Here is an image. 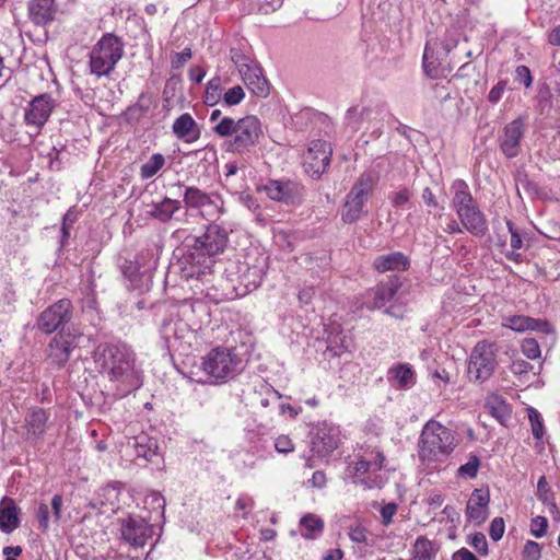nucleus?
<instances>
[{
    "label": "nucleus",
    "mask_w": 560,
    "mask_h": 560,
    "mask_svg": "<svg viewBox=\"0 0 560 560\" xmlns=\"http://www.w3.org/2000/svg\"><path fill=\"white\" fill-rule=\"evenodd\" d=\"M505 525L502 517H495L492 520L489 528V535L494 540L498 541L502 538L504 534Z\"/></svg>",
    "instance_id": "obj_51"
},
{
    "label": "nucleus",
    "mask_w": 560,
    "mask_h": 560,
    "mask_svg": "<svg viewBox=\"0 0 560 560\" xmlns=\"http://www.w3.org/2000/svg\"><path fill=\"white\" fill-rule=\"evenodd\" d=\"M469 545L480 555L488 553L487 538L482 533H476L471 535L469 539Z\"/></svg>",
    "instance_id": "obj_49"
},
{
    "label": "nucleus",
    "mask_w": 560,
    "mask_h": 560,
    "mask_svg": "<svg viewBox=\"0 0 560 560\" xmlns=\"http://www.w3.org/2000/svg\"><path fill=\"white\" fill-rule=\"evenodd\" d=\"M19 509L13 499L4 497L0 502V529L11 533L19 527Z\"/></svg>",
    "instance_id": "obj_29"
},
{
    "label": "nucleus",
    "mask_w": 560,
    "mask_h": 560,
    "mask_svg": "<svg viewBox=\"0 0 560 560\" xmlns=\"http://www.w3.org/2000/svg\"><path fill=\"white\" fill-rule=\"evenodd\" d=\"M80 332L68 330L59 331L48 343L46 354L50 364L60 369L69 361L71 352L78 347Z\"/></svg>",
    "instance_id": "obj_13"
},
{
    "label": "nucleus",
    "mask_w": 560,
    "mask_h": 560,
    "mask_svg": "<svg viewBox=\"0 0 560 560\" xmlns=\"http://www.w3.org/2000/svg\"><path fill=\"white\" fill-rule=\"evenodd\" d=\"M525 552L527 556L538 558L540 556V546L535 541H527L525 545Z\"/></svg>",
    "instance_id": "obj_64"
},
{
    "label": "nucleus",
    "mask_w": 560,
    "mask_h": 560,
    "mask_svg": "<svg viewBox=\"0 0 560 560\" xmlns=\"http://www.w3.org/2000/svg\"><path fill=\"white\" fill-rule=\"evenodd\" d=\"M145 503H150L153 505V509L155 510H159L161 512H163L164 508H165V500L164 498L158 493V492H152L151 494H149L147 497V500H145Z\"/></svg>",
    "instance_id": "obj_59"
},
{
    "label": "nucleus",
    "mask_w": 560,
    "mask_h": 560,
    "mask_svg": "<svg viewBox=\"0 0 560 560\" xmlns=\"http://www.w3.org/2000/svg\"><path fill=\"white\" fill-rule=\"evenodd\" d=\"M72 317V303L70 300L62 299L44 310L37 320L36 327L44 334H52L57 330H63V326Z\"/></svg>",
    "instance_id": "obj_12"
},
{
    "label": "nucleus",
    "mask_w": 560,
    "mask_h": 560,
    "mask_svg": "<svg viewBox=\"0 0 560 560\" xmlns=\"http://www.w3.org/2000/svg\"><path fill=\"white\" fill-rule=\"evenodd\" d=\"M450 55V47L443 49L439 39L429 40L424 47L423 52V68L431 77L438 75L440 68L448 66L447 57Z\"/></svg>",
    "instance_id": "obj_19"
},
{
    "label": "nucleus",
    "mask_w": 560,
    "mask_h": 560,
    "mask_svg": "<svg viewBox=\"0 0 560 560\" xmlns=\"http://www.w3.org/2000/svg\"><path fill=\"white\" fill-rule=\"evenodd\" d=\"M281 398V395L273 388H268L266 392V396L261 397L259 404L262 408H268L271 402L277 401Z\"/></svg>",
    "instance_id": "obj_57"
},
{
    "label": "nucleus",
    "mask_w": 560,
    "mask_h": 560,
    "mask_svg": "<svg viewBox=\"0 0 560 560\" xmlns=\"http://www.w3.org/2000/svg\"><path fill=\"white\" fill-rule=\"evenodd\" d=\"M245 97V92L241 85H235L223 92L222 104L226 107L238 105Z\"/></svg>",
    "instance_id": "obj_43"
},
{
    "label": "nucleus",
    "mask_w": 560,
    "mask_h": 560,
    "mask_svg": "<svg viewBox=\"0 0 560 560\" xmlns=\"http://www.w3.org/2000/svg\"><path fill=\"white\" fill-rule=\"evenodd\" d=\"M230 58L252 93L259 97H266L269 94V84L262 75L261 68L237 48L230 50Z\"/></svg>",
    "instance_id": "obj_9"
},
{
    "label": "nucleus",
    "mask_w": 560,
    "mask_h": 560,
    "mask_svg": "<svg viewBox=\"0 0 560 560\" xmlns=\"http://www.w3.org/2000/svg\"><path fill=\"white\" fill-rule=\"evenodd\" d=\"M410 266L409 259L400 252H394L377 256L373 261V267L378 272L404 271Z\"/></svg>",
    "instance_id": "obj_27"
},
{
    "label": "nucleus",
    "mask_w": 560,
    "mask_h": 560,
    "mask_svg": "<svg viewBox=\"0 0 560 560\" xmlns=\"http://www.w3.org/2000/svg\"><path fill=\"white\" fill-rule=\"evenodd\" d=\"M523 136L524 121L522 118L514 119L503 128L499 143L501 151L506 158H515L520 153V144Z\"/></svg>",
    "instance_id": "obj_18"
},
{
    "label": "nucleus",
    "mask_w": 560,
    "mask_h": 560,
    "mask_svg": "<svg viewBox=\"0 0 560 560\" xmlns=\"http://www.w3.org/2000/svg\"><path fill=\"white\" fill-rule=\"evenodd\" d=\"M179 209L180 202L178 200L166 197L161 202L153 203L149 213L152 218L158 219L161 222H167Z\"/></svg>",
    "instance_id": "obj_34"
},
{
    "label": "nucleus",
    "mask_w": 560,
    "mask_h": 560,
    "mask_svg": "<svg viewBox=\"0 0 560 560\" xmlns=\"http://www.w3.org/2000/svg\"><path fill=\"white\" fill-rule=\"evenodd\" d=\"M458 36L457 34L448 33L443 40H440V45L443 49L450 47V52L457 46Z\"/></svg>",
    "instance_id": "obj_60"
},
{
    "label": "nucleus",
    "mask_w": 560,
    "mask_h": 560,
    "mask_svg": "<svg viewBox=\"0 0 560 560\" xmlns=\"http://www.w3.org/2000/svg\"><path fill=\"white\" fill-rule=\"evenodd\" d=\"M349 537L353 542L363 544L366 541V529L361 525L350 527Z\"/></svg>",
    "instance_id": "obj_52"
},
{
    "label": "nucleus",
    "mask_w": 560,
    "mask_h": 560,
    "mask_svg": "<svg viewBox=\"0 0 560 560\" xmlns=\"http://www.w3.org/2000/svg\"><path fill=\"white\" fill-rule=\"evenodd\" d=\"M183 201L187 208L198 210L200 215L208 221L215 220L225 213L224 200L221 195L208 194L195 186L185 187Z\"/></svg>",
    "instance_id": "obj_10"
},
{
    "label": "nucleus",
    "mask_w": 560,
    "mask_h": 560,
    "mask_svg": "<svg viewBox=\"0 0 560 560\" xmlns=\"http://www.w3.org/2000/svg\"><path fill=\"white\" fill-rule=\"evenodd\" d=\"M339 443V427L327 421H323L315 427L311 441L312 451L315 454L326 456L334 452Z\"/></svg>",
    "instance_id": "obj_15"
},
{
    "label": "nucleus",
    "mask_w": 560,
    "mask_h": 560,
    "mask_svg": "<svg viewBox=\"0 0 560 560\" xmlns=\"http://www.w3.org/2000/svg\"><path fill=\"white\" fill-rule=\"evenodd\" d=\"M421 197H422L423 202L428 207H433V208L438 207L436 198H435L433 191L429 187H425L422 190Z\"/></svg>",
    "instance_id": "obj_61"
},
{
    "label": "nucleus",
    "mask_w": 560,
    "mask_h": 560,
    "mask_svg": "<svg viewBox=\"0 0 560 560\" xmlns=\"http://www.w3.org/2000/svg\"><path fill=\"white\" fill-rule=\"evenodd\" d=\"M375 171L363 172L348 192L341 219L345 223H354L364 214V206L378 183Z\"/></svg>",
    "instance_id": "obj_6"
},
{
    "label": "nucleus",
    "mask_w": 560,
    "mask_h": 560,
    "mask_svg": "<svg viewBox=\"0 0 560 560\" xmlns=\"http://www.w3.org/2000/svg\"><path fill=\"white\" fill-rule=\"evenodd\" d=\"M411 196V191L408 188L402 187L390 194L389 200L393 207L402 208L409 203Z\"/></svg>",
    "instance_id": "obj_46"
},
{
    "label": "nucleus",
    "mask_w": 560,
    "mask_h": 560,
    "mask_svg": "<svg viewBox=\"0 0 560 560\" xmlns=\"http://www.w3.org/2000/svg\"><path fill=\"white\" fill-rule=\"evenodd\" d=\"M443 232L448 234H462L463 229L460 228L459 223L453 219L452 217L446 218V222L444 225H441Z\"/></svg>",
    "instance_id": "obj_58"
},
{
    "label": "nucleus",
    "mask_w": 560,
    "mask_h": 560,
    "mask_svg": "<svg viewBox=\"0 0 560 560\" xmlns=\"http://www.w3.org/2000/svg\"><path fill=\"white\" fill-rule=\"evenodd\" d=\"M506 225L511 234L510 245L512 250L508 252L505 256L509 260L518 262L521 260V254L516 250L523 247V240L520 233L514 229V225L511 221H508Z\"/></svg>",
    "instance_id": "obj_39"
},
{
    "label": "nucleus",
    "mask_w": 560,
    "mask_h": 560,
    "mask_svg": "<svg viewBox=\"0 0 560 560\" xmlns=\"http://www.w3.org/2000/svg\"><path fill=\"white\" fill-rule=\"evenodd\" d=\"M506 326L515 331L538 330L549 332V324L547 322L524 315L509 317Z\"/></svg>",
    "instance_id": "obj_32"
},
{
    "label": "nucleus",
    "mask_w": 560,
    "mask_h": 560,
    "mask_svg": "<svg viewBox=\"0 0 560 560\" xmlns=\"http://www.w3.org/2000/svg\"><path fill=\"white\" fill-rule=\"evenodd\" d=\"M124 54V44L117 36L105 34L90 52L91 72L97 77H107L115 69Z\"/></svg>",
    "instance_id": "obj_7"
},
{
    "label": "nucleus",
    "mask_w": 560,
    "mask_h": 560,
    "mask_svg": "<svg viewBox=\"0 0 560 560\" xmlns=\"http://www.w3.org/2000/svg\"><path fill=\"white\" fill-rule=\"evenodd\" d=\"M265 271L262 267H247L246 271L242 273L241 281L244 284L246 291L257 289L262 281Z\"/></svg>",
    "instance_id": "obj_37"
},
{
    "label": "nucleus",
    "mask_w": 560,
    "mask_h": 560,
    "mask_svg": "<svg viewBox=\"0 0 560 560\" xmlns=\"http://www.w3.org/2000/svg\"><path fill=\"white\" fill-rule=\"evenodd\" d=\"M497 364L494 346L486 340L479 341L469 357L468 376L476 382H485L493 374Z\"/></svg>",
    "instance_id": "obj_11"
},
{
    "label": "nucleus",
    "mask_w": 560,
    "mask_h": 560,
    "mask_svg": "<svg viewBox=\"0 0 560 560\" xmlns=\"http://www.w3.org/2000/svg\"><path fill=\"white\" fill-rule=\"evenodd\" d=\"M527 411L530 421L532 433L535 439L540 440L545 433L541 415L533 407L528 408Z\"/></svg>",
    "instance_id": "obj_44"
},
{
    "label": "nucleus",
    "mask_w": 560,
    "mask_h": 560,
    "mask_svg": "<svg viewBox=\"0 0 560 560\" xmlns=\"http://www.w3.org/2000/svg\"><path fill=\"white\" fill-rule=\"evenodd\" d=\"M94 361L113 384L117 397H126L142 386V371L128 346L101 343L94 351Z\"/></svg>",
    "instance_id": "obj_1"
},
{
    "label": "nucleus",
    "mask_w": 560,
    "mask_h": 560,
    "mask_svg": "<svg viewBox=\"0 0 560 560\" xmlns=\"http://www.w3.org/2000/svg\"><path fill=\"white\" fill-rule=\"evenodd\" d=\"M212 130L219 138L226 139L228 152L238 154L249 152L262 135L260 120L254 115L240 119L224 116Z\"/></svg>",
    "instance_id": "obj_3"
},
{
    "label": "nucleus",
    "mask_w": 560,
    "mask_h": 560,
    "mask_svg": "<svg viewBox=\"0 0 560 560\" xmlns=\"http://www.w3.org/2000/svg\"><path fill=\"white\" fill-rule=\"evenodd\" d=\"M57 106V101L48 93L33 97L24 109V122L35 128L37 132L48 121L51 113Z\"/></svg>",
    "instance_id": "obj_14"
},
{
    "label": "nucleus",
    "mask_w": 560,
    "mask_h": 560,
    "mask_svg": "<svg viewBox=\"0 0 560 560\" xmlns=\"http://www.w3.org/2000/svg\"><path fill=\"white\" fill-rule=\"evenodd\" d=\"M480 460L476 455H471L468 462L459 466L457 472L460 477L472 479L477 476Z\"/></svg>",
    "instance_id": "obj_45"
},
{
    "label": "nucleus",
    "mask_w": 560,
    "mask_h": 560,
    "mask_svg": "<svg viewBox=\"0 0 560 560\" xmlns=\"http://www.w3.org/2000/svg\"><path fill=\"white\" fill-rule=\"evenodd\" d=\"M264 189L270 199L287 203L300 196L299 185L291 180H269Z\"/></svg>",
    "instance_id": "obj_21"
},
{
    "label": "nucleus",
    "mask_w": 560,
    "mask_h": 560,
    "mask_svg": "<svg viewBox=\"0 0 560 560\" xmlns=\"http://www.w3.org/2000/svg\"><path fill=\"white\" fill-rule=\"evenodd\" d=\"M241 359L231 348L217 347L201 362V370L214 382L233 378L240 371Z\"/></svg>",
    "instance_id": "obj_8"
},
{
    "label": "nucleus",
    "mask_w": 560,
    "mask_h": 560,
    "mask_svg": "<svg viewBox=\"0 0 560 560\" xmlns=\"http://www.w3.org/2000/svg\"><path fill=\"white\" fill-rule=\"evenodd\" d=\"M165 164V158L160 154H153L140 168L142 179H149L155 176Z\"/></svg>",
    "instance_id": "obj_38"
},
{
    "label": "nucleus",
    "mask_w": 560,
    "mask_h": 560,
    "mask_svg": "<svg viewBox=\"0 0 560 560\" xmlns=\"http://www.w3.org/2000/svg\"><path fill=\"white\" fill-rule=\"evenodd\" d=\"M132 447L137 457H142L147 462L155 463L160 457L158 441L145 434L138 435L133 439Z\"/></svg>",
    "instance_id": "obj_31"
},
{
    "label": "nucleus",
    "mask_w": 560,
    "mask_h": 560,
    "mask_svg": "<svg viewBox=\"0 0 560 560\" xmlns=\"http://www.w3.org/2000/svg\"><path fill=\"white\" fill-rule=\"evenodd\" d=\"M56 12L55 0H32L28 4L30 18L37 25L51 22Z\"/></svg>",
    "instance_id": "obj_26"
},
{
    "label": "nucleus",
    "mask_w": 560,
    "mask_h": 560,
    "mask_svg": "<svg viewBox=\"0 0 560 560\" xmlns=\"http://www.w3.org/2000/svg\"><path fill=\"white\" fill-rule=\"evenodd\" d=\"M491 415L497 418L501 423H504L510 417L508 405L499 397H493L487 402Z\"/></svg>",
    "instance_id": "obj_42"
},
{
    "label": "nucleus",
    "mask_w": 560,
    "mask_h": 560,
    "mask_svg": "<svg viewBox=\"0 0 560 560\" xmlns=\"http://www.w3.org/2000/svg\"><path fill=\"white\" fill-rule=\"evenodd\" d=\"M453 560H478L477 557L466 548H460L453 555Z\"/></svg>",
    "instance_id": "obj_63"
},
{
    "label": "nucleus",
    "mask_w": 560,
    "mask_h": 560,
    "mask_svg": "<svg viewBox=\"0 0 560 560\" xmlns=\"http://www.w3.org/2000/svg\"><path fill=\"white\" fill-rule=\"evenodd\" d=\"M49 415L42 408H33L25 416V428L27 430V438L37 440L40 439L47 427Z\"/></svg>",
    "instance_id": "obj_28"
},
{
    "label": "nucleus",
    "mask_w": 560,
    "mask_h": 560,
    "mask_svg": "<svg viewBox=\"0 0 560 560\" xmlns=\"http://www.w3.org/2000/svg\"><path fill=\"white\" fill-rule=\"evenodd\" d=\"M504 90H505V83H504V82H502V81L498 82V83H497V84H495V85L490 90V92H489V94H488V100H489V102H490V103H493V104L498 103V102L501 100V97H502V95H503V93H504Z\"/></svg>",
    "instance_id": "obj_54"
},
{
    "label": "nucleus",
    "mask_w": 560,
    "mask_h": 560,
    "mask_svg": "<svg viewBox=\"0 0 560 560\" xmlns=\"http://www.w3.org/2000/svg\"><path fill=\"white\" fill-rule=\"evenodd\" d=\"M332 149L329 142L324 140L313 141L304 155L305 171L319 177L330 164Z\"/></svg>",
    "instance_id": "obj_16"
},
{
    "label": "nucleus",
    "mask_w": 560,
    "mask_h": 560,
    "mask_svg": "<svg viewBox=\"0 0 560 560\" xmlns=\"http://www.w3.org/2000/svg\"><path fill=\"white\" fill-rule=\"evenodd\" d=\"M436 556V549L431 540L425 537L417 538L410 560H433Z\"/></svg>",
    "instance_id": "obj_35"
},
{
    "label": "nucleus",
    "mask_w": 560,
    "mask_h": 560,
    "mask_svg": "<svg viewBox=\"0 0 560 560\" xmlns=\"http://www.w3.org/2000/svg\"><path fill=\"white\" fill-rule=\"evenodd\" d=\"M548 529V520L545 516H536L530 522V534L536 538L546 535Z\"/></svg>",
    "instance_id": "obj_48"
},
{
    "label": "nucleus",
    "mask_w": 560,
    "mask_h": 560,
    "mask_svg": "<svg viewBox=\"0 0 560 560\" xmlns=\"http://www.w3.org/2000/svg\"><path fill=\"white\" fill-rule=\"evenodd\" d=\"M324 526L323 518L313 513L302 516L299 523L301 536L305 539L318 538L324 532Z\"/></svg>",
    "instance_id": "obj_33"
},
{
    "label": "nucleus",
    "mask_w": 560,
    "mask_h": 560,
    "mask_svg": "<svg viewBox=\"0 0 560 560\" xmlns=\"http://www.w3.org/2000/svg\"><path fill=\"white\" fill-rule=\"evenodd\" d=\"M402 282L398 275L390 276L386 281H382L375 289L372 307L381 308L389 303L402 287Z\"/></svg>",
    "instance_id": "obj_23"
},
{
    "label": "nucleus",
    "mask_w": 560,
    "mask_h": 560,
    "mask_svg": "<svg viewBox=\"0 0 560 560\" xmlns=\"http://www.w3.org/2000/svg\"><path fill=\"white\" fill-rule=\"evenodd\" d=\"M223 86L221 78L214 77L207 83L203 102L208 106H214L222 102Z\"/></svg>",
    "instance_id": "obj_36"
},
{
    "label": "nucleus",
    "mask_w": 560,
    "mask_h": 560,
    "mask_svg": "<svg viewBox=\"0 0 560 560\" xmlns=\"http://www.w3.org/2000/svg\"><path fill=\"white\" fill-rule=\"evenodd\" d=\"M191 241L184 258L187 265L186 277L200 282L201 287H195L203 292L205 287L212 280L213 258L226 248L229 233L223 226L211 223L202 235L195 236Z\"/></svg>",
    "instance_id": "obj_2"
},
{
    "label": "nucleus",
    "mask_w": 560,
    "mask_h": 560,
    "mask_svg": "<svg viewBox=\"0 0 560 560\" xmlns=\"http://www.w3.org/2000/svg\"><path fill=\"white\" fill-rule=\"evenodd\" d=\"M458 219L466 231L474 236L482 237L488 232V222L485 214L479 210L478 206L470 208Z\"/></svg>",
    "instance_id": "obj_24"
},
{
    "label": "nucleus",
    "mask_w": 560,
    "mask_h": 560,
    "mask_svg": "<svg viewBox=\"0 0 560 560\" xmlns=\"http://www.w3.org/2000/svg\"><path fill=\"white\" fill-rule=\"evenodd\" d=\"M457 446L455 432L433 419L429 420L422 428L419 442L418 455L424 463L444 462Z\"/></svg>",
    "instance_id": "obj_4"
},
{
    "label": "nucleus",
    "mask_w": 560,
    "mask_h": 560,
    "mask_svg": "<svg viewBox=\"0 0 560 560\" xmlns=\"http://www.w3.org/2000/svg\"><path fill=\"white\" fill-rule=\"evenodd\" d=\"M172 131L177 139L183 140L185 143L196 142L201 135L198 124L188 113L182 114L174 120Z\"/></svg>",
    "instance_id": "obj_22"
},
{
    "label": "nucleus",
    "mask_w": 560,
    "mask_h": 560,
    "mask_svg": "<svg viewBox=\"0 0 560 560\" xmlns=\"http://www.w3.org/2000/svg\"><path fill=\"white\" fill-rule=\"evenodd\" d=\"M489 501L490 495L488 490L475 489L470 494L466 506L468 521L475 525L482 524L488 517Z\"/></svg>",
    "instance_id": "obj_20"
},
{
    "label": "nucleus",
    "mask_w": 560,
    "mask_h": 560,
    "mask_svg": "<svg viewBox=\"0 0 560 560\" xmlns=\"http://www.w3.org/2000/svg\"><path fill=\"white\" fill-rule=\"evenodd\" d=\"M62 497L55 494L51 499V513L50 508L46 503H40L36 511V518L39 523L42 530L47 532L49 529V521L52 515L54 522H58L61 516Z\"/></svg>",
    "instance_id": "obj_30"
},
{
    "label": "nucleus",
    "mask_w": 560,
    "mask_h": 560,
    "mask_svg": "<svg viewBox=\"0 0 560 560\" xmlns=\"http://www.w3.org/2000/svg\"><path fill=\"white\" fill-rule=\"evenodd\" d=\"M397 511V506L394 503H388L381 509V516L384 525L392 523L393 516Z\"/></svg>",
    "instance_id": "obj_55"
},
{
    "label": "nucleus",
    "mask_w": 560,
    "mask_h": 560,
    "mask_svg": "<svg viewBox=\"0 0 560 560\" xmlns=\"http://www.w3.org/2000/svg\"><path fill=\"white\" fill-rule=\"evenodd\" d=\"M385 455L378 447H366L357 455V459L347 467V476L352 482L364 489H381L386 482L382 474Z\"/></svg>",
    "instance_id": "obj_5"
},
{
    "label": "nucleus",
    "mask_w": 560,
    "mask_h": 560,
    "mask_svg": "<svg viewBox=\"0 0 560 560\" xmlns=\"http://www.w3.org/2000/svg\"><path fill=\"white\" fill-rule=\"evenodd\" d=\"M521 349L522 353L530 360H535L540 357V347L533 338L524 339Z\"/></svg>",
    "instance_id": "obj_47"
},
{
    "label": "nucleus",
    "mask_w": 560,
    "mask_h": 560,
    "mask_svg": "<svg viewBox=\"0 0 560 560\" xmlns=\"http://www.w3.org/2000/svg\"><path fill=\"white\" fill-rule=\"evenodd\" d=\"M394 378L400 387H410L415 383V373L408 365L401 364L392 370Z\"/></svg>",
    "instance_id": "obj_41"
},
{
    "label": "nucleus",
    "mask_w": 560,
    "mask_h": 560,
    "mask_svg": "<svg viewBox=\"0 0 560 560\" xmlns=\"http://www.w3.org/2000/svg\"><path fill=\"white\" fill-rule=\"evenodd\" d=\"M537 498L549 508L550 513H553V511L557 510V505L553 500V494L544 476L539 478L537 483Z\"/></svg>",
    "instance_id": "obj_40"
},
{
    "label": "nucleus",
    "mask_w": 560,
    "mask_h": 560,
    "mask_svg": "<svg viewBox=\"0 0 560 560\" xmlns=\"http://www.w3.org/2000/svg\"><path fill=\"white\" fill-rule=\"evenodd\" d=\"M516 80L524 84L525 88H529L533 82V78L529 69L526 66H518L516 68Z\"/></svg>",
    "instance_id": "obj_53"
},
{
    "label": "nucleus",
    "mask_w": 560,
    "mask_h": 560,
    "mask_svg": "<svg viewBox=\"0 0 560 560\" xmlns=\"http://www.w3.org/2000/svg\"><path fill=\"white\" fill-rule=\"evenodd\" d=\"M275 448L278 453L288 454L294 451V444L288 435H279L275 440Z\"/></svg>",
    "instance_id": "obj_50"
},
{
    "label": "nucleus",
    "mask_w": 560,
    "mask_h": 560,
    "mask_svg": "<svg viewBox=\"0 0 560 560\" xmlns=\"http://www.w3.org/2000/svg\"><path fill=\"white\" fill-rule=\"evenodd\" d=\"M121 538L133 547H143L153 536V527L140 516L121 520Z\"/></svg>",
    "instance_id": "obj_17"
},
{
    "label": "nucleus",
    "mask_w": 560,
    "mask_h": 560,
    "mask_svg": "<svg viewBox=\"0 0 560 560\" xmlns=\"http://www.w3.org/2000/svg\"><path fill=\"white\" fill-rule=\"evenodd\" d=\"M451 189L453 191L451 206L457 217L463 215L464 212L477 206L469 191L468 185L464 180H455Z\"/></svg>",
    "instance_id": "obj_25"
},
{
    "label": "nucleus",
    "mask_w": 560,
    "mask_h": 560,
    "mask_svg": "<svg viewBox=\"0 0 560 560\" xmlns=\"http://www.w3.org/2000/svg\"><path fill=\"white\" fill-rule=\"evenodd\" d=\"M532 369L533 365L524 360H515L511 365L512 373L518 375L528 373L529 371H532Z\"/></svg>",
    "instance_id": "obj_56"
},
{
    "label": "nucleus",
    "mask_w": 560,
    "mask_h": 560,
    "mask_svg": "<svg viewBox=\"0 0 560 560\" xmlns=\"http://www.w3.org/2000/svg\"><path fill=\"white\" fill-rule=\"evenodd\" d=\"M310 482L312 483L313 487L322 489L326 485V476L323 471L317 470L313 474Z\"/></svg>",
    "instance_id": "obj_62"
}]
</instances>
